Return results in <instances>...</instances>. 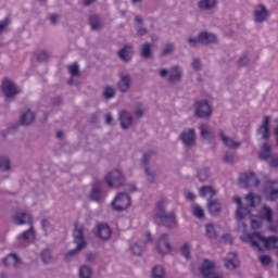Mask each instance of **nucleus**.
Returning a JSON list of instances; mask_svg holds the SVG:
<instances>
[{"mask_svg": "<svg viewBox=\"0 0 278 278\" xmlns=\"http://www.w3.org/2000/svg\"><path fill=\"white\" fill-rule=\"evenodd\" d=\"M35 121H36V113H34V111L31 110H26L20 116V125H22V127H29L34 125Z\"/></svg>", "mask_w": 278, "mask_h": 278, "instance_id": "bb28decb", "label": "nucleus"}, {"mask_svg": "<svg viewBox=\"0 0 278 278\" xmlns=\"http://www.w3.org/2000/svg\"><path fill=\"white\" fill-rule=\"evenodd\" d=\"M193 115L195 118H201L202 121H210L214 111L212 105L207 100H197L192 104Z\"/></svg>", "mask_w": 278, "mask_h": 278, "instance_id": "7ed1b4c3", "label": "nucleus"}, {"mask_svg": "<svg viewBox=\"0 0 278 278\" xmlns=\"http://www.w3.org/2000/svg\"><path fill=\"white\" fill-rule=\"evenodd\" d=\"M111 207L115 212H125V210H129V207H131V197L125 192L117 193L111 203Z\"/></svg>", "mask_w": 278, "mask_h": 278, "instance_id": "20e7f679", "label": "nucleus"}, {"mask_svg": "<svg viewBox=\"0 0 278 278\" xmlns=\"http://www.w3.org/2000/svg\"><path fill=\"white\" fill-rule=\"evenodd\" d=\"M131 55H134V47L129 45H125L117 52V56L119 60H122V62H131Z\"/></svg>", "mask_w": 278, "mask_h": 278, "instance_id": "c85d7f7f", "label": "nucleus"}, {"mask_svg": "<svg viewBox=\"0 0 278 278\" xmlns=\"http://www.w3.org/2000/svg\"><path fill=\"white\" fill-rule=\"evenodd\" d=\"M84 248H81V244L76 245L75 249L70 250L67 253H65L64 258L65 262H71L73 257H77L79 255V251H81Z\"/></svg>", "mask_w": 278, "mask_h": 278, "instance_id": "a19ab883", "label": "nucleus"}, {"mask_svg": "<svg viewBox=\"0 0 278 278\" xmlns=\"http://www.w3.org/2000/svg\"><path fill=\"white\" fill-rule=\"evenodd\" d=\"M215 268H216V263L214 261L204 258L200 267V275H202L203 278H223V275L216 273Z\"/></svg>", "mask_w": 278, "mask_h": 278, "instance_id": "39448f33", "label": "nucleus"}, {"mask_svg": "<svg viewBox=\"0 0 278 278\" xmlns=\"http://www.w3.org/2000/svg\"><path fill=\"white\" fill-rule=\"evenodd\" d=\"M218 8V0H199L198 1V10L200 12H210V14H214Z\"/></svg>", "mask_w": 278, "mask_h": 278, "instance_id": "a211bd4d", "label": "nucleus"}, {"mask_svg": "<svg viewBox=\"0 0 278 278\" xmlns=\"http://www.w3.org/2000/svg\"><path fill=\"white\" fill-rule=\"evenodd\" d=\"M267 162L270 168H278V154H274Z\"/></svg>", "mask_w": 278, "mask_h": 278, "instance_id": "680f3d73", "label": "nucleus"}, {"mask_svg": "<svg viewBox=\"0 0 278 278\" xmlns=\"http://www.w3.org/2000/svg\"><path fill=\"white\" fill-rule=\"evenodd\" d=\"M118 77L119 80L117 83V88L122 94H126V92H129V88H131V75L127 73H121Z\"/></svg>", "mask_w": 278, "mask_h": 278, "instance_id": "dca6fc26", "label": "nucleus"}, {"mask_svg": "<svg viewBox=\"0 0 278 278\" xmlns=\"http://www.w3.org/2000/svg\"><path fill=\"white\" fill-rule=\"evenodd\" d=\"M154 223L166 227V229H175L177 227V215L174 212L166 211V201L160 200L155 204Z\"/></svg>", "mask_w": 278, "mask_h": 278, "instance_id": "f03ea898", "label": "nucleus"}, {"mask_svg": "<svg viewBox=\"0 0 278 278\" xmlns=\"http://www.w3.org/2000/svg\"><path fill=\"white\" fill-rule=\"evenodd\" d=\"M184 79V70L179 65H174L169 68V74L167 77V84L169 86H175V84H179Z\"/></svg>", "mask_w": 278, "mask_h": 278, "instance_id": "4468645a", "label": "nucleus"}, {"mask_svg": "<svg viewBox=\"0 0 278 278\" xmlns=\"http://www.w3.org/2000/svg\"><path fill=\"white\" fill-rule=\"evenodd\" d=\"M217 136L220 142H223L224 147H226L227 149L236 150L242 147V142L233 140V138L227 136V134L223 129L218 130Z\"/></svg>", "mask_w": 278, "mask_h": 278, "instance_id": "ddd939ff", "label": "nucleus"}, {"mask_svg": "<svg viewBox=\"0 0 278 278\" xmlns=\"http://www.w3.org/2000/svg\"><path fill=\"white\" fill-rule=\"evenodd\" d=\"M12 164L10 163V157L8 155L0 154V170L1 173H10Z\"/></svg>", "mask_w": 278, "mask_h": 278, "instance_id": "e433bc0d", "label": "nucleus"}, {"mask_svg": "<svg viewBox=\"0 0 278 278\" xmlns=\"http://www.w3.org/2000/svg\"><path fill=\"white\" fill-rule=\"evenodd\" d=\"M273 156V147L268 143H264L258 152V157L263 162H268Z\"/></svg>", "mask_w": 278, "mask_h": 278, "instance_id": "2f4dec72", "label": "nucleus"}, {"mask_svg": "<svg viewBox=\"0 0 278 278\" xmlns=\"http://www.w3.org/2000/svg\"><path fill=\"white\" fill-rule=\"evenodd\" d=\"M140 55H141L144 60H150V58L153 56V45H151L150 42H144V43L141 46Z\"/></svg>", "mask_w": 278, "mask_h": 278, "instance_id": "c9c22d12", "label": "nucleus"}, {"mask_svg": "<svg viewBox=\"0 0 278 278\" xmlns=\"http://www.w3.org/2000/svg\"><path fill=\"white\" fill-rule=\"evenodd\" d=\"M205 233L210 240H216L218 238V228L214 224H207L205 226Z\"/></svg>", "mask_w": 278, "mask_h": 278, "instance_id": "4c0bfd02", "label": "nucleus"}, {"mask_svg": "<svg viewBox=\"0 0 278 278\" xmlns=\"http://www.w3.org/2000/svg\"><path fill=\"white\" fill-rule=\"evenodd\" d=\"M102 97L103 99H105V101H110V99H114V97H116V89H114V87H105L103 92H102Z\"/></svg>", "mask_w": 278, "mask_h": 278, "instance_id": "79ce46f5", "label": "nucleus"}, {"mask_svg": "<svg viewBox=\"0 0 278 278\" xmlns=\"http://www.w3.org/2000/svg\"><path fill=\"white\" fill-rule=\"evenodd\" d=\"M8 25H10V18L5 17L0 22V34L5 29V27H8Z\"/></svg>", "mask_w": 278, "mask_h": 278, "instance_id": "338daca9", "label": "nucleus"}, {"mask_svg": "<svg viewBox=\"0 0 278 278\" xmlns=\"http://www.w3.org/2000/svg\"><path fill=\"white\" fill-rule=\"evenodd\" d=\"M191 66H192V70L195 72V73H199V71H201V68H203V63H201V59L199 58H194L191 62Z\"/></svg>", "mask_w": 278, "mask_h": 278, "instance_id": "6e6d98bb", "label": "nucleus"}, {"mask_svg": "<svg viewBox=\"0 0 278 278\" xmlns=\"http://www.w3.org/2000/svg\"><path fill=\"white\" fill-rule=\"evenodd\" d=\"M3 264L8 268H18L23 264V261L21 260V257H18V254H16V253H9L3 258Z\"/></svg>", "mask_w": 278, "mask_h": 278, "instance_id": "a878e982", "label": "nucleus"}, {"mask_svg": "<svg viewBox=\"0 0 278 278\" xmlns=\"http://www.w3.org/2000/svg\"><path fill=\"white\" fill-rule=\"evenodd\" d=\"M135 29L137 31V36H147V34H149V28H147L144 20L140 15L135 16Z\"/></svg>", "mask_w": 278, "mask_h": 278, "instance_id": "7c9ffc66", "label": "nucleus"}, {"mask_svg": "<svg viewBox=\"0 0 278 278\" xmlns=\"http://www.w3.org/2000/svg\"><path fill=\"white\" fill-rule=\"evenodd\" d=\"M175 53V43L167 42L163 46V49L160 52L161 58H168V55H173Z\"/></svg>", "mask_w": 278, "mask_h": 278, "instance_id": "58836bf2", "label": "nucleus"}, {"mask_svg": "<svg viewBox=\"0 0 278 278\" xmlns=\"http://www.w3.org/2000/svg\"><path fill=\"white\" fill-rule=\"evenodd\" d=\"M152 278H164V267L162 265H155L152 268Z\"/></svg>", "mask_w": 278, "mask_h": 278, "instance_id": "de8ad7c7", "label": "nucleus"}, {"mask_svg": "<svg viewBox=\"0 0 278 278\" xmlns=\"http://www.w3.org/2000/svg\"><path fill=\"white\" fill-rule=\"evenodd\" d=\"M239 68H244V66H249V56L245 54L241 55L237 62Z\"/></svg>", "mask_w": 278, "mask_h": 278, "instance_id": "052dcab7", "label": "nucleus"}, {"mask_svg": "<svg viewBox=\"0 0 278 278\" xmlns=\"http://www.w3.org/2000/svg\"><path fill=\"white\" fill-rule=\"evenodd\" d=\"M14 225H29L31 226L34 223V217H31V214L27 212H18L13 217Z\"/></svg>", "mask_w": 278, "mask_h": 278, "instance_id": "4be33fe9", "label": "nucleus"}, {"mask_svg": "<svg viewBox=\"0 0 278 278\" xmlns=\"http://www.w3.org/2000/svg\"><path fill=\"white\" fill-rule=\"evenodd\" d=\"M207 210L211 216H220V212H223V204L218 200H208Z\"/></svg>", "mask_w": 278, "mask_h": 278, "instance_id": "c756f323", "label": "nucleus"}, {"mask_svg": "<svg viewBox=\"0 0 278 278\" xmlns=\"http://www.w3.org/2000/svg\"><path fill=\"white\" fill-rule=\"evenodd\" d=\"M263 197L265 201L275 203L278 201V180H268L263 189Z\"/></svg>", "mask_w": 278, "mask_h": 278, "instance_id": "0eeeda50", "label": "nucleus"}, {"mask_svg": "<svg viewBox=\"0 0 278 278\" xmlns=\"http://www.w3.org/2000/svg\"><path fill=\"white\" fill-rule=\"evenodd\" d=\"M154 153H155V151H153V150L143 152V155H142V167L143 168H144V166H149V162H151V157Z\"/></svg>", "mask_w": 278, "mask_h": 278, "instance_id": "3c124183", "label": "nucleus"}, {"mask_svg": "<svg viewBox=\"0 0 278 278\" xmlns=\"http://www.w3.org/2000/svg\"><path fill=\"white\" fill-rule=\"evenodd\" d=\"M48 227H51V222H49L48 219H42L41 220V228L45 231V236L49 235V232L47 231Z\"/></svg>", "mask_w": 278, "mask_h": 278, "instance_id": "69168bd1", "label": "nucleus"}, {"mask_svg": "<svg viewBox=\"0 0 278 278\" xmlns=\"http://www.w3.org/2000/svg\"><path fill=\"white\" fill-rule=\"evenodd\" d=\"M263 211L265 212L264 218L267 223H273V208L268 205H263Z\"/></svg>", "mask_w": 278, "mask_h": 278, "instance_id": "5fc2aeb1", "label": "nucleus"}, {"mask_svg": "<svg viewBox=\"0 0 278 278\" xmlns=\"http://www.w3.org/2000/svg\"><path fill=\"white\" fill-rule=\"evenodd\" d=\"M241 241L251 244L260 253H264V251H278V237L276 236L264 237L260 232H252L242 236Z\"/></svg>", "mask_w": 278, "mask_h": 278, "instance_id": "f257e3e1", "label": "nucleus"}, {"mask_svg": "<svg viewBox=\"0 0 278 278\" xmlns=\"http://www.w3.org/2000/svg\"><path fill=\"white\" fill-rule=\"evenodd\" d=\"M146 177H147V181H149V184H154L155 182V172L153 169H151V167H149V165H146L143 167Z\"/></svg>", "mask_w": 278, "mask_h": 278, "instance_id": "c03bdc74", "label": "nucleus"}, {"mask_svg": "<svg viewBox=\"0 0 278 278\" xmlns=\"http://www.w3.org/2000/svg\"><path fill=\"white\" fill-rule=\"evenodd\" d=\"M72 236L74 238V244H76L77 247H79L80 244L83 249H86V247L88 245V241H86V237L84 236L83 225L79 226L78 223H75Z\"/></svg>", "mask_w": 278, "mask_h": 278, "instance_id": "9b49d317", "label": "nucleus"}, {"mask_svg": "<svg viewBox=\"0 0 278 278\" xmlns=\"http://www.w3.org/2000/svg\"><path fill=\"white\" fill-rule=\"evenodd\" d=\"M156 249L159 253H161V255H168V253H170L172 248H170V243L168 242L167 233H163L160 237Z\"/></svg>", "mask_w": 278, "mask_h": 278, "instance_id": "5701e85b", "label": "nucleus"}, {"mask_svg": "<svg viewBox=\"0 0 278 278\" xmlns=\"http://www.w3.org/2000/svg\"><path fill=\"white\" fill-rule=\"evenodd\" d=\"M130 250L131 252L134 253V255H137V256H140L142 255L143 253V249H142V245H140V243H134L131 247H130Z\"/></svg>", "mask_w": 278, "mask_h": 278, "instance_id": "4d7b16f0", "label": "nucleus"}, {"mask_svg": "<svg viewBox=\"0 0 278 278\" xmlns=\"http://www.w3.org/2000/svg\"><path fill=\"white\" fill-rule=\"evenodd\" d=\"M41 260L43 264H51V251L43 250L41 252Z\"/></svg>", "mask_w": 278, "mask_h": 278, "instance_id": "13d9d810", "label": "nucleus"}, {"mask_svg": "<svg viewBox=\"0 0 278 278\" xmlns=\"http://www.w3.org/2000/svg\"><path fill=\"white\" fill-rule=\"evenodd\" d=\"M270 116L266 115L256 130L257 136H261L262 140H270Z\"/></svg>", "mask_w": 278, "mask_h": 278, "instance_id": "f3484780", "label": "nucleus"}, {"mask_svg": "<svg viewBox=\"0 0 278 278\" xmlns=\"http://www.w3.org/2000/svg\"><path fill=\"white\" fill-rule=\"evenodd\" d=\"M200 197L205 199L207 197V203L214 200V197H216V191L214 190V187L212 186H204L200 189Z\"/></svg>", "mask_w": 278, "mask_h": 278, "instance_id": "f704fd0d", "label": "nucleus"}, {"mask_svg": "<svg viewBox=\"0 0 278 278\" xmlns=\"http://www.w3.org/2000/svg\"><path fill=\"white\" fill-rule=\"evenodd\" d=\"M98 238L104 242L112 238V228L106 223H100L97 225Z\"/></svg>", "mask_w": 278, "mask_h": 278, "instance_id": "393cba45", "label": "nucleus"}, {"mask_svg": "<svg viewBox=\"0 0 278 278\" xmlns=\"http://www.w3.org/2000/svg\"><path fill=\"white\" fill-rule=\"evenodd\" d=\"M89 25L91 31H101V29H103V23H101V17L97 14H92L89 16Z\"/></svg>", "mask_w": 278, "mask_h": 278, "instance_id": "473e14b6", "label": "nucleus"}, {"mask_svg": "<svg viewBox=\"0 0 278 278\" xmlns=\"http://www.w3.org/2000/svg\"><path fill=\"white\" fill-rule=\"evenodd\" d=\"M199 131L202 142H212L214 140V131H212L210 125L205 123L200 124Z\"/></svg>", "mask_w": 278, "mask_h": 278, "instance_id": "b1692460", "label": "nucleus"}, {"mask_svg": "<svg viewBox=\"0 0 278 278\" xmlns=\"http://www.w3.org/2000/svg\"><path fill=\"white\" fill-rule=\"evenodd\" d=\"M235 203L238 205V207L236 210V216H237L238 220H244V218H247V216H250L251 208H249V206H244V204H242V199H240V197L235 198Z\"/></svg>", "mask_w": 278, "mask_h": 278, "instance_id": "6ab92c4d", "label": "nucleus"}, {"mask_svg": "<svg viewBox=\"0 0 278 278\" xmlns=\"http://www.w3.org/2000/svg\"><path fill=\"white\" fill-rule=\"evenodd\" d=\"M224 164H236V153L231 151H226L223 156Z\"/></svg>", "mask_w": 278, "mask_h": 278, "instance_id": "37998d69", "label": "nucleus"}, {"mask_svg": "<svg viewBox=\"0 0 278 278\" xmlns=\"http://www.w3.org/2000/svg\"><path fill=\"white\" fill-rule=\"evenodd\" d=\"M101 194H103V182L96 180L91 184L89 199L90 201L99 203V201H101Z\"/></svg>", "mask_w": 278, "mask_h": 278, "instance_id": "2eb2a0df", "label": "nucleus"}, {"mask_svg": "<svg viewBox=\"0 0 278 278\" xmlns=\"http://www.w3.org/2000/svg\"><path fill=\"white\" fill-rule=\"evenodd\" d=\"M180 141L187 149H192L197 144V131L194 128L184 129L179 135Z\"/></svg>", "mask_w": 278, "mask_h": 278, "instance_id": "6e6552de", "label": "nucleus"}, {"mask_svg": "<svg viewBox=\"0 0 278 278\" xmlns=\"http://www.w3.org/2000/svg\"><path fill=\"white\" fill-rule=\"evenodd\" d=\"M36 60L39 62H49V52L47 50H40L36 53Z\"/></svg>", "mask_w": 278, "mask_h": 278, "instance_id": "864d4df0", "label": "nucleus"}, {"mask_svg": "<svg viewBox=\"0 0 278 278\" xmlns=\"http://www.w3.org/2000/svg\"><path fill=\"white\" fill-rule=\"evenodd\" d=\"M80 278H90L92 277V269L89 266H83L79 268Z\"/></svg>", "mask_w": 278, "mask_h": 278, "instance_id": "09e8293b", "label": "nucleus"}, {"mask_svg": "<svg viewBox=\"0 0 278 278\" xmlns=\"http://www.w3.org/2000/svg\"><path fill=\"white\" fill-rule=\"evenodd\" d=\"M200 45H204L205 47L210 45H217L218 35L210 31H201L199 33Z\"/></svg>", "mask_w": 278, "mask_h": 278, "instance_id": "aec40b11", "label": "nucleus"}, {"mask_svg": "<svg viewBox=\"0 0 278 278\" xmlns=\"http://www.w3.org/2000/svg\"><path fill=\"white\" fill-rule=\"evenodd\" d=\"M192 214L195 216V218H199V220H203V218H205V211H203L199 204L193 205Z\"/></svg>", "mask_w": 278, "mask_h": 278, "instance_id": "a18cd8bd", "label": "nucleus"}, {"mask_svg": "<svg viewBox=\"0 0 278 278\" xmlns=\"http://www.w3.org/2000/svg\"><path fill=\"white\" fill-rule=\"evenodd\" d=\"M68 73L72 77H81V73L79 72V63L75 62L68 66Z\"/></svg>", "mask_w": 278, "mask_h": 278, "instance_id": "49530a36", "label": "nucleus"}, {"mask_svg": "<svg viewBox=\"0 0 278 278\" xmlns=\"http://www.w3.org/2000/svg\"><path fill=\"white\" fill-rule=\"evenodd\" d=\"M17 240H23L24 242H34L36 240V231L34 230V226L25 230L22 235L17 236Z\"/></svg>", "mask_w": 278, "mask_h": 278, "instance_id": "72a5a7b5", "label": "nucleus"}, {"mask_svg": "<svg viewBox=\"0 0 278 278\" xmlns=\"http://www.w3.org/2000/svg\"><path fill=\"white\" fill-rule=\"evenodd\" d=\"M180 254L182 255V257H185V260H190V243L186 242L182 244V247L180 248Z\"/></svg>", "mask_w": 278, "mask_h": 278, "instance_id": "603ef678", "label": "nucleus"}, {"mask_svg": "<svg viewBox=\"0 0 278 278\" xmlns=\"http://www.w3.org/2000/svg\"><path fill=\"white\" fill-rule=\"evenodd\" d=\"M224 266L228 270H236L240 266V262L237 258L235 252H229L227 257L224 260Z\"/></svg>", "mask_w": 278, "mask_h": 278, "instance_id": "cd10ccee", "label": "nucleus"}, {"mask_svg": "<svg viewBox=\"0 0 278 278\" xmlns=\"http://www.w3.org/2000/svg\"><path fill=\"white\" fill-rule=\"evenodd\" d=\"M268 18H270V11L268 10V8H266L265 4H257L254 7V11H253V21L254 23H266L268 21Z\"/></svg>", "mask_w": 278, "mask_h": 278, "instance_id": "1a4fd4ad", "label": "nucleus"}, {"mask_svg": "<svg viewBox=\"0 0 278 278\" xmlns=\"http://www.w3.org/2000/svg\"><path fill=\"white\" fill-rule=\"evenodd\" d=\"M198 178H199V181H207V179H210V169L208 168L199 169Z\"/></svg>", "mask_w": 278, "mask_h": 278, "instance_id": "8fccbe9b", "label": "nucleus"}, {"mask_svg": "<svg viewBox=\"0 0 278 278\" xmlns=\"http://www.w3.org/2000/svg\"><path fill=\"white\" fill-rule=\"evenodd\" d=\"M258 262L262 264V266H269V264L273 263V257H270V255H261L258 257Z\"/></svg>", "mask_w": 278, "mask_h": 278, "instance_id": "bf43d9fd", "label": "nucleus"}, {"mask_svg": "<svg viewBox=\"0 0 278 278\" xmlns=\"http://www.w3.org/2000/svg\"><path fill=\"white\" fill-rule=\"evenodd\" d=\"M2 94L7 99H14L16 94H18V89L16 88V84L9 78H4L2 80Z\"/></svg>", "mask_w": 278, "mask_h": 278, "instance_id": "f8f14e48", "label": "nucleus"}, {"mask_svg": "<svg viewBox=\"0 0 278 278\" xmlns=\"http://www.w3.org/2000/svg\"><path fill=\"white\" fill-rule=\"evenodd\" d=\"M135 114L137 118H142L144 116V109H142V105L139 104L136 110H135Z\"/></svg>", "mask_w": 278, "mask_h": 278, "instance_id": "0e129e2a", "label": "nucleus"}, {"mask_svg": "<svg viewBox=\"0 0 278 278\" xmlns=\"http://www.w3.org/2000/svg\"><path fill=\"white\" fill-rule=\"evenodd\" d=\"M118 121L121 128L125 130L129 129L134 125V116L128 111H119Z\"/></svg>", "mask_w": 278, "mask_h": 278, "instance_id": "412c9836", "label": "nucleus"}, {"mask_svg": "<svg viewBox=\"0 0 278 278\" xmlns=\"http://www.w3.org/2000/svg\"><path fill=\"white\" fill-rule=\"evenodd\" d=\"M256 199H260V197L254 195L252 192L248 193L244 198L247 203L244 207H249V210H251V207H257V203L255 202Z\"/></svg>", "mask_w": 278, "mask_h": 278, "instance_id": "ea45409f", "label": "nucleus"}, {"mask_svg": "<svg viewBox=\"0 0 278 278\" xmlns=\"http://www.w3.org/2000/svg\"><path fill=\"white\" fill-rule=\"evenodd\" d=\"M104 181L109 188H121L125 185V176L122 170L114 169L104 177Z\"/></svg>", "mask_w": 278, "mask_h": 278, "instance_id": "423d86ee", "label": "nucleus"}, {"mask_svg": "<svg viewBox=\"0 0 278 278\" xmlns=\"http://www.w3.org/2000/svg\"><path fill=\"white\" fill-rule=\"evenodd\" d=\"M199 42H201V40H199V35H198V38L197 37H189V39H188L189 47H191L192 49L198 47Z\"/></svg>", "mask_w": 278, "mask_h": 278, "instance_id": "e2e57ef3", "label": "nucleus"}, {"mask_svg": "<svg viewBox=\"0 0 278 278\" xmlns=\"http://www.w3.org/2000/svg\"><path fill=\"white\" fill-rule=\"evenodd\" d=\"M268 230L271 232V233H277L278 232V223L275 224V223H269V227H268Z\"/></svg>", "mask_w": 278, "mask_h": 278, "instance_id": "774afa93", "label": "nucleus"}, {"mask_svg": "<svg viewBox=\"0 0 278 278\" xmlns=\"http://www.w3.org/2000/svg\"><path fill=\"white\" fill-rule=\"evenodd\" d=\"M239 184L242 188H257V186H260V180L253 172H249L239 177Z\"/></svg>", "mask_w": 278, "mask_h": 278, "instance_id": "9d476101", "label": "nucleus"}]
</instances>
